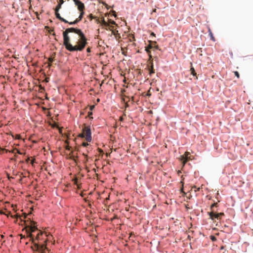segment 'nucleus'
<instances>
[{"instance_id": "obj_1", "label": "nucleus", "mask_w": 253, "mask_h": 253, "mask_svg": "<svg viewBox=\"0 0 253 253\" xmlns=\"http://www.w3.org/2000/svg\"><path fill=\"white\" fill-rule=\"evenodd\" d=\"M19 219L21 222L22 223L28 236L32 239L35 238L37 240H40L43 238H41V236L44 235L46 237L45 242L51 243L52 244L54 243L55 240L51 232L47 230H39L36 223L26 216H25L23 218L19 217Z\"/></svg>"}, {"instance_id": "obj_2", "label": "nucleus", "mask_w": 253, "mask_h": 253, "mask_svg": "<svg viewBox=\"0 0 253 253\" xmlns=\"http://www.w3.org/2000/svg\"><path fill=\"white\" fill-rule=\"evenodd\" d=\"M76 34L78 36V38L76 40V44L73 45L71 43L67 49L70 52L82 51L84 49L87 43V39L81 29H79Z\"/></svg>"}, {"instance_id": "obj_3", "label": "nucleus", "mask_w": 253, "mask_h": 253, "mask_svg": "<svg viewBox=\"0 0 253 253\" xmlns=\"http://www.w3.org/2000/svg\"><path fill=\"white\" fill-rule=\"evenodd\" d=\"M79 29V28L77 27H70L66 28L65 30L63 32V45L67 50L71 43L70 42V37L69 36V34L73 33L76 34Z\"/></svg>"}, {"instance_id": "obj_4", "label": "nucleus", "mask_w": 253, "mask_h": 253, "mask_svg": "<svg viewBox=\"0 0 253 253\" xmlns=\"http://www.w3.org/2000/svg\"><path fill=\"white\" fill-rule=\"evenodd\" d=\"M79 137L84 139L87 142H91L92 140L91 131L90 126H87L83 129V132L79 134Z\"/></svg>"}, {"instance_id": "obj_5", "label": "nucleus", "mask_w": 253, "mask_h": 253, "mask_svg": "<svg viewBox=\"0 0 253 253\" xmlns=\"http://www.w3.org/2000/svg\"><path fill=\"white\" fill-rule=\"evenodd\" d=\"M36 253H49L50 250L44 244H36L34 249Z\"/></svg>"}, {"instance_id": "obj_6", "label": "nucleus", "mask_w": 253, "mask_h": 253, "mask_svg": "<svg viewBox=\"0 0 253 253\" xmlns=\"http://www.w3.org/2000/svg\"><path fill=\"white\" fill-rule=\"evenodd\" d=\"M75 4V5L77 6L78 9L79 11H81L84 9V3H83L80 0H73Z\"/></svg>"}, {"instance_id": "obj_7", "label": "nucleus", "mask_w": 253, "mask_h": 253, "mask_svg": "<svg viewBox=\"0 0 253 253\" xmlns=\"http://www.w3.org/2000/svg\"><path fill=\"white\" fill-rule=\"evenodd\" d=\"M108 22H109L108 23V26H107L108 30L110 29L111 28H114L115 27H118V25L116 24L115 21H114L113 20L109 19Z\"/></svg>"}, {"instance_id": "obj_8", "label": "nucleus", "mask_w": 253, "mask_h": 253, "mask_svg": "<svg viewBox=\"0 0 253 253\" xmlns=\"http://www.w3.org/2000/svg\"><path fill=\"white\" fill-rule=\"evenodd\" d=\"M54 11H55V15L57 19H58L61 22H63L65 23H68V21L67 20H66L65 19H64V18L60 16V14L58 12L59 11L54 10Z\"/></svg>"}, {"instance_id": "obj_9", "label": "nucleus", "mask_w": 253, "mask_h": 253, "mask_svg": "<svg viewBox=\"0 0 253 253\" xmlns=\"http://www.w3.org/2000/svg\"><path fill=\"white\" fill-rule=\"evenodd\" d=\"M150 45H149V48H154L156 49H159V47L158 44H157V42L155 41H149Z\"/></svg>"}, {"instance_id": "obj_10", "label": "nucleus", "mask_w": 253, "mask_h": 253, "mask_svg": "<svg viewBox=\"0 0 253 253\" xmlns=\"http://www.w3.org/2000/svg\"><path fill=\"white\" fill-rule=\"evenodd\" d=\"M189 153H186L184 155H183L181 157V160L183 163H186L190 159V156H189Z\"/></svg>"}, {"instance_id": "obj_11", "label": "nucleus", "mask_w": 253, "mask_h": 253, "mask_svg": "<svg viewBox=\"0 0 253 253\" xmlns=\"http://www.w3.org/2000/svg\"><path fill=\"white\" fill-rule=\"evenodd\" d=\"M208 214L210 216V218L212 220H214L215 218H218L219 214L218 213H212L211 212H208Z\"/></svg>"}, {"instance_id": "obj_12", "label": "nucleus", "mask_w": 253, "mask_h": 253, "mask_svg": "<svg viewBox=\"0 0 253 253\" xmlns=\"http://www.w3.org/2000/svg\"><path fill=\"white\" fill-rule=\"evenodd\" d=\"M98 23H100V24L102 26L104 27L106 30H108V28H107V26H108V23L106 22L104 18H102L100 21V22L99 21V20L98 21Z\"/></svg>"}, {"instance_id": "obj_13", "label": "nucleus", "mask_w": 253, "mask_h": 253, "mask_svg": "<svg viewBox=\"0 0 253 253\" xmlns=\"http://www.w3.org/2000/svg\"><path fill=\"white\" fill-rule=\"evenodd\" d=\"M147 67L148 69L154 68L153 59L152 57V58L149 59Z\"/></svg>"}, {"instance_id": "obj_14", "label": "nucleus", "mask_w": 253, "mask_h": 253, "mask_svg": "<svg viewBox=\"0 0 253 253\" xmlns=\"http://www.w3.org/2000/svg\"><path fill=\"white\" fill-rule=\"evenodd\" d=\"M63 0H60V1L58 2L56 7L54 8V10L59 11V9L61 8V6L63 4Z\"/></svg>"}, {"instance_id": "obj_15", "label": "nucleus", "mask_w": 253, "mask_h": 253, "mask_svg": "<svg viewBox=\"0 0 253 253\" xmlns=\"http://www.w3.org/2000/svg\"><path fill=\"white\" fill-rule=\"evenodd\" d=\"M89 142L85 141H83L82 142L81 145L84 147L87 148V151H89V150L90 149V148H88V147L89 146V144L88 143Z\"/></svg>"}, {"instance_id": "obj_16", "label": "nucleus", "mask_w": 253, "mask_h": 253, "mask_svg": "<svg viewBox=\"0 0 253 253\" xmlns=\"http://www.w3.org/2000/svg\"><path fill=\"white\" fill-rule=\"evenodd\" d=\"M109 30L112 31V34L116 37H117L119 35V32L117 30L114 29V28H111Z\"/></svg>"}, {"instance_id": "obj_17", "label": "nucleus", "mask_w": 253, "mask_h": 253, "mask_svg": "<svg viewBox=\"0 0 253 253\" xmlns=\"http://www.w3.org/2000/svg\"><path fill=\"white\" fill-rule=\"evenodd\" d=\"M88 18L90 20H92L93 19H96L97 22H98V21H99V19L96 16H94L92 14H90L88 15Z\"/></svg>"}, {"instance_id": "obj_18", "label": "nucleus", "mask_w": 253, "mask_h": 253, "mask_svg": "<svg viewBox=\"0 0 253 253\" xmlns=\"http://www.w3.org/2000/svg\"><path fill=\"white\" fill-rule=\"evenodd\" d=\"M79 22V20L77 19H76L73 22H69L68 21V23H67L70 25H75L77 24Z\"/></svg>"}, {"instance_id": "obj_19", "label": "nucleus", "mask_w": 253, "mask_h": 253, "mask_svg": "<svg viewBox=\"0 0 253 253\" xmlns=\"http://www.w3.org/2000/svg\"><path fill=\"white\" fill-rule=\"evenodd\" d=\"M145 50L148 53V54L149 55V58H152V56L151 55V51L149 49V48L148 47H145Z\"/></svg>"}, {"instance_id": "obj_20", "label": "nucleus", "mask_w": 253, "mask_h": 253, "mask_svg": "<svg viewBox=\"0 0 253 253\" xmlns=\"http://www.w3.org/2000/svg\"><path fill=\"white\" fill-rule=\"evenodd\" d=\"M209 35L210 36L211 40L213 41H215L214 37L212 32H211V30L209 29Z\"/></svg>"}, {"instance_id": "obj_21", "label": "nucleus", "mask_w": 253, "mask_h": 253, "mask_svg": "<svg viewBox=\"0 0 253 253\" xmlns=\"http://www.w3.org/2000/svg\"><path fill=\"white\" fill-rule=\"evenodd\" d=\"M191 74L194 76H196V73L193 67L191 68Z\"/></svg>"}, {"instance_id": "obj_22", "label": "nucleus", "mask_w": 253, "mask_h": 253, "mask_svg": "<svg viewBox=\"0 0 253 253\" xmlns=\"http://www.w3.org/2000/svg\"><path fill=\"white\" fill-rule=\"evenodd\" d=\"M210 239L213 242L216 241V240H217L216 238L214 236H213V235H211L210 236Z\"/></svg>"}, {"instance_id": "obj_23", "label": "nucleus", "mask_w": 253, "mask_h": 253, "mask_svg": "<svg viewBox=\"0 0 253 253\" xmlns=\"http://www.w3.org/2000/svg\"><path fill=\"white\" fill-rule=\"evenodd\" d=\"M148 70L150 75L155 73V70L154 68L148 69Z\"/></svg>"}, {"instance_id": "obj_24", "label": "nucleus", "mask_w": 253, "mask_h": 253, "mask_svg": "<svg viewBox=\"0 0 253 253\" xmlns=\"http://www.w3.org/2000/svg\"><path fill=\"white\" fill-rule=\"evenodd\" d=\"M234 74H235V76L237 77V78H240V74L238 71H235Z\"/></svg>"}, {"instance_id": "obj_25", "label": "nucleus", "mask_w": 253, "mask_h": 253, "mask_svg": "<svg viewBox=\"0 0 253 253\" xmlns=\"http://www.w3.org/2000/svg\"><path fill=\"white\" fill-rule=\"evenodd\" d=\"M83 155L84 156V158L86 159V161H87V160H88V156H87V155L86 154H85V153H83Z\"/></svg>"}, {"instance_id": "obj_26", "label": "nucleus", "mask_w": 253, "mask_h": 253, "mask_svg": "<svg viewBox=\"0 0 253 253\" xmlns=\"http://www.w3.org/2000/svg\"><path fill=\"white\" fill-rule=\"evenodd\" d=\"M83 17L82 15H79V17H78V18H77V19L79 20V21L80 22V21H81L82 20Z\"/></svg>"}, {"instance_id": "obj_27", "label": "nucleus", "mask_w": 253, "mask_h": 253, "mask_svg": "<svg viewBox=\"0 0 253 253\" xmlns=\"http://www.w3.org/2000/svg\"><path fill=\"white\" fill-rule=\"evenodd\" d=\"M95 108V106L94 105H91L89 107L90 108V111H92Z\"/></svg>"}, {"instance_id": "obj_28", "label": "nucleus", "mask_w": 253, "mask_h": 253, "mask_svg": "<svg viewBox=\"0 0 253 253\" xmlns=\"http://www.w3.org/2000/svg\"><path fill=\"white\" fill-rule=\"evenodd\" d=\"M84 14V10L80 11V15H82L83 17Z\"/></svg>"}, {"instance_id": "obj_29", "label": "nucleus", "mask_w": 253, "mask_h": 253, "mask_svg": "<svg viewBox=\"0 0 253 253\" xmlns=\"http://www.w3.org/2000/svg\"><path fill=\"white\" fill-rule=\"evenodd\" d=\"M86 52H87V53H90V52H91V48H90V47H87V48H86Z\"/></svg>"}, {"instance_id": "obj_30", "label": "nucleus", "mask_w": 253, "mask_h": 253, "mask_svg": "<svg viewBox=\"0 0 253 253\" xmlns=\"http://www.w3.org/2000/svg\"><path fill=\"white\" fill-rule=\"evenodd\" d=\"M17 153L19 154V155H22V153L19 150H17Z\"/></svg>"}, {"instance_id": "obj_31", "label": "nucleus", "mask_w": 253, "mask_h": 253, "mask_svg": "<svg viewBox=\"0 0 253 253\" xmlns=\"http://www.w3.org/2000/svg\"><path fill=\"white\" fill-rule=\"evenodd\" d=\"M88 115H89V116H91V115H92V111H90L89 112H88Z\"/></svg>"}, {"instance_id": "obj_32", "label": "nucleus", "mask_w": 253, "mask_h": 253, "mask_svg": "<svg viewBox=\"0 0 253 253\" xmlns=\"http://www.w3.org/2000/svg\"><path fill=\"white\" fill-rule=\"evenodd\" d=\"M100 101L99 99H97V101L99 102Z\"/></svg>"}]
</instances>
